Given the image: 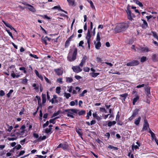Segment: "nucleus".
I'll list each match as a JSON object with an SVG mask.
<instances>
[{"instance_id":"nucleus-1","label":"nucleus","mask_w":158,"mask_h":158,"mask_svg":"<svg viewBox=\"0 0 158 158\" xmlns=\"http://www.w3.org/2000/svg\"><path fill=\"white\" fill-rule=\"evenodd\" d=\"M128 27V25L127 23H120L116 26L115 30L117 32H120L125 31Z\"/></svg>"},{"instance_id":"nucleus-2","label":"nucleus","mask_w":158,"mask_h":158,"mask_svg":"<svg viewBox=\"0 0 158 158\" xmlns=\"http://www.w3.org/2000/svg\"><path fill=\"white\" fill-rule=\"evenodd\" d=\"M77 49L75 48L73 53L69 52L68 54L67 59L70 62H72L75 60L76 58V56L77 54Z\"/></svg>"},{"instance_id":"nucleus-3","label":"nucleus","mask_w":158,"mask_h":158,"mask_svg":"<svg viewBox=\"0 0 158 158\" xmlns=\"http://www.w3.org/2000/svg\"><path fill=\"white\" fill-rule=\"evenodd\" d=\"M78 110L75 109H69L65 110L64 112L66 113L68 116L72 118H74V117L73 114V113L76 114L77 113Z\"/></svg>"},{"instance_id":"nucleus-4","label":"nucleus","mask_w":158,"mask_h":158,"mask_svg":"<svg viewBox=\"0 0 158 158\" xmlns=\"http://www.w3.org/2000/svg\"><path fill=\"white\" fill-rule=\"evenodd\" d=\"M139 64V62L137 60H133L127 64V66H134L138 65Z\"/></svg>"},{"instance_id":"nucleus-5","label":"nucleus","mask_w":158,"mask_h":158,"mask_svg":"<svg viewBox=\"0 0 158 158\" xmlns=\"http://www.w3.org/2000/svg\"><path fill=\"white\" fill-rule=\"evenodd\" d=\"M72 69L74 72L77 73L80 72L82 71V69L79 66H73Z\"/></svg>"},{"instance_id":"nucleus-6","label":"nucleus","mask_w":158,"mask_h":158,"mask_svg":"<svg viewBox=\"0 0 158 158\" xmlns=\"http://www.w3.org/2000/svg\"><path fill=\"white\" fill-rule=\"evenodd\" d=\"M54 71L56 75L58 76L62 75L63 73V70L60 68L54 69Z\"/></svg>"},{"instance_id":"nucleus-7","label":"nucleus","mask_w":158,"mask_h":158,"mask_svg":"<svg viewBox=\"0 0 158 158\" xmlns=\"http://www.w3.org/2000/svg\"><path fill=\"white\" fill-rule=\"evenodd\" d=\"M149 128V124L146 119L144 120V124L142 129V131H144V130H146L148 128Z\"/></svg>"},{"instance_id":"nucleus-8","label":"nucleus","mask_w":158,"mask_h":158,"mask_svg":"<svg viewBox=\"0 0 158 158\" xmlns=\"http://www.w3.org/2000/svg\"><path fill=\"white\" fill-rule=\"evenodd\" d=\"M62 148L63 149L65 150L68 148V146L66 144L60 143L57 147L56 148Z\"/></svg>"},{"instance_id":"nucleus-9","label":"nucleus","mask_w":158,"mask_h":158,"mask_svg":"<svg viewBox=\"0 0 158 158\" xmlns=\"http://www.w3.org/2000/svg\"><path fill=\"white\" fill-rule=\"evenodd\" d=\"M139 52H145L149 51L148 48L147 47L145 48H141L140 49H139Z\"/></svg>"},{"instance_id":"nucleus-10","label":"nucleus","mask_w":158,"mask_h":158,"mask_svg":"<svg viewBox=\"0 0 158 158\" xmlns=\"http://www.w3.org/2000/svg\"><path fill=\"white\" fill-rule=\"evenodd\" d=\"M136 144L137 145H133L132 146V148L133 150L135 149L136 150V149H139V147L140 146V144L138 142H136Z\"/></svg>"},{"instance_id":"nucleus-11","label":"nucleus","mask_w":158,"mask_h":158,"mask_svg":"<svg viewBox=\"0 0 158 158\" xmlns=\"http://www.w3.org/2000/svg\"><path fill=\"white\" fill-rule=\"evenodd\" d=\"M91 38L90 33L89 30H88L87 35L86 37V39L87 40V41H90Z\"/></svg>"},{"instance_id":"nucleus-12","label":"nucleus","mask_w":158,"mask_h":158,"mask_svg":"<svg viewBox=\"0 0 158 158\" xmlns=\"http://www.w3.org/2000/svg\"><path fill=\"white\" fill-rule=\"evenodd\" d=\"M127 14L128 18V19L130 20H132V18L131 11L129 10H127Z\"/></svg>"},{"instance_id":"nucleus-13","label":"nucleus","mask_w":158,"mask_h":158,"mask_svg":"<svg viewBox=\"0 0 158 158\" xmlns=\"http://www.w3.org/2000/svg\"><path fill=\"white\" fill-rule=\"evenodd\" d=\"M76 130L79 136H80L81 138H82V133L81 131V129L78 128H76Z\"/></svg>"},{"instance_id":"nucleus-14","label":"nucleus","mask_w":158,"mask_h":158,"mask_svg":"<svg viewBox=\"0 0 158 158\" xmlns=\"http://www.w3.org/2000/svg\"><path fill=\"white\" fill-rule=\"evenodd\" d=\"M98 42L96 43V42L94 43V44H95V48L97 49H99L100 47H101V44L100 41H98Z\"/></svg>"},{"instance_id":"nucleus-15","label":"nucleus","mask_w":158,"mask_h":158,"mask_svg":"<svg viewBox=\"0 0 158 158\" xmlns=\"http://www.w3.org/2000/svg\"><path fill=\"white\" fill-rule=\"evenodd\" d=\"M141 119V117L140 116L138 118L136 119L135 120V121L134 122V123H135V124L136 125H138Z\"/></svg>"},{"instance_id":"nucleus-16","label":"nucleus","mask_w":158,"mask_h":158,"mask_svg":"<svg viewBox=\"0 0 158 158\" xmlns=\"http://www.w3.org/2000/svg\"><path fill=\"white\" fill-rule=\"evenodd\" d=\"M28 7L27 8L29 9V10L31 11L34 12L35 11V8L29 4V5H28Z\"/></svg>"},{"instance_id":"nucleus-17","label":"nucleus","mask_w":158,"mask_h":158,"mask_svg":"<svg viewBox=\"0 0 158 158\" xmlns=\"http://www.w3.org/2000/svg\"><path fill=\"white\" fill-rule=\"evenodd\" d=\"M53 9H58L59 10H60V11H62L64 12L65 13L67 14V12L64 11L59 6H54L53 8Z\"/></svg>"},{"instance_id":"nucleus-18","label":"nucleus","mask_w":158,"mask_h":158,"mask_svg":"<svg viewBox=\"0 0 158 158\" xmlns=\"http://www.w3.org/2000/svg\"><path fill=\"white\" fill-rule=\"evenodd\" d=\"M143 22V23L142 25V27L143 28H145L148 26V23L144 19H142Z\"/></svg>"},{"instance_id":"nucleus-19","label":"nucleus","mask_w":158,"mask_h":158,"mask_svg":"<svg viewBox=\"0 0 158 158\" xmlns=\"http://www.w3.org/2000/svg\"><path fill=\"white\" fill-rule=\"evenodd\" d=\"M139 112V110L138 109H135L133 111V113L132 114L133 117L135 118L136 117L137 115L138 114Z\"/></svg>"},{"instance_id":"nucleus-20","label":"nucleus","mask_w":158,"mask_h":158,"mask_svg":"<svg viewBox=\"0 0 158 158\" xmlns=\"http://www.w3.org/2000/svg\"><path fill=\"white\" fill-rule=\"evenodd\" d=\"M35 72L36 75L39 77V78L41 80H43V77L41 75L39 74V72L37 70H35Z\"/></svg>"},{"instance_id":"nucleus-21","label":"nucleus","mask_w":158,"mask_h":158,"mask_svg":"<svg viewBox=\"0 0 158 158\" xmlns=\"http://www.w3.org/2000/svg\"><path fill=\"white\" fill-rule=\"evenodd\" d=\"M150 88L148 87H147L145 88V91L146 92V94L148 95L150 94Z\"/></svg>"},{"instance_id":"nucleus-22","label":"nucleus","mask_w":158,"mask_h":158,"mask_svg":"<svg viewBox=\"0 0 158 158\" xmlns=\"http://www.w3.org/2000/svg\"><path fill=\"white\" fill-rule=\"evenodd\" d=\"M25 132V131L23 130L19 131L18 132H16V135L17 136L23 135Z\"/></svg>"},{"instance_id":"nucleus-23","label":"nucleus","mask_w":158,"mask_h":158,"mask_svg":"<svg viewBox=\"0 0 158 158\" xmlns=\"http://www.w3.org/2000/svg\"><path fill=\"white\" fill-rule=\"evenodd\" d=\"M42 103L43 104L45 103L46 101V95L45 94H42Z\"/></svg>"},{"instance_id":"nucleus-24","label":"nucleus","mask_w":158,"mask_h":158,"mask_svg":"<svg viewBox=\"0 0 158 158\" xmlns=\"http://www.w3.org/2000/svg\"><path fill=\"white\" fill-rule=\"evenodd\" d=\"M66 82L67 83H71L73 81V79L72 78L70 77H66Z\"/></svg>"},{"instance_id":"nucleus-25","label":"nucleus","mask_w":158,"mask_h":158,"mask_svg":"<svg viewBox=\"0 0 158 158\" xmlns=\"http://www.w3.org/2000/svg\"><path fill=\"white\" fill-rule=\"evenodd\" d=\"M77 113L79 115H81L85 114V111L84 110H81V111H79L78 110Z\"/></svg>"},{"instance_id":"nucleus-26","label":"nucleus","mask_w":158,"mask_h":158,"mask_svg":"<svg viewBox=\"0 0 158 158\" xmlns=\"http://www.w3.org/2000/svg\"><path fill=\"white\" fill-rule=\"evenodd\" d=\"M50 39L47 36H45L43 39H42V42H44L46 44H47V40H49Z\"/></svg>"},{"instance_id":"nucleus-27","label":"nucleus","mask_w":158,"mask_h":158,"mask_svg":"<svg viewBox=\"0 0 158 158\" xmlns=\"http://www.w3.org/2000/svg\"><path fill=\"white\" fill-rule=\"evenodd\" d=\"M152 33L153 37L158 41V35L156 33L155 31H152Z\"/></svg>"},{"instance_id":"nucleus-28","label":"nucleus","mask_w":158,"mask_h":158,"mask_svg":"<svg viewBox=\"0 0 158 158\" xmlns=\"http://www.w3.org/2000/svg\"><path fill=\"white\" fill-rule=\"evenodd\" d=\"M127 94L125 93L122 94H120V96L123 97V100L125 101V99L126 98H127Z\"/></svg>"},{"instance_id":"nucleus-29","label":"nucleus","mask_w":158,"mask_h":158,"mask_svg":"<svg viewBox=\"0 0 158 158\" xmlns=\"http://www.w3.org/2000/svg\"><path fill=\"white\" fill-rule=\"evenodd\" d=\"M139 98V96H137L136 98H134L133 101V105H135V103L138 100Z\"/></svg>"},{"instance_id":"nucleus-30","label":"nucleus","mask_w":158,"mask_h":158,"mask_svg":"<svg viewBox=\"0 0 158 158\" xmlns=\"http://www.w3.org/2000/svg\"><path fill=\"white\" fill-rule=\"evenodd\" d=\"M64 96L65 97L66 99H68L69 98V97H71V94L69 93H64Z\"/></svg>"},{"instance_id":"nucleus-31","label":"nucleus","mask_w":158,"mask_h":158,"mask_svg":"<svg viewBox=\"0 0 158 158\" xmlns=\"http://www.w3.org/2000/svg\"><path fill=\"white\" fill-rule=\"evenodd\" d=\"M90 74L93 77H95L98 75L99 74V73H91Z\"/></svg>"},{"instance_id":"nucleus-32","label":"nucleus","mask_w":158,"mask_h":158,"mask_svg":"<svg viewBox=\"0 0 158 158\" xmlns=\"http://www.w3.org/2000/svg\"><path fill=\"white\" fill-rule=\"evenodd\" d=\"M52 128H47L45 129V132L47 134H48L50 132L52 133Z\"/></svg>"},{"instance_id":"nucleus-33","label":"nucleus","mask_w":158,"mask_h":158,"mask_svg":"<svg viewBox=\"0 0 158 158\" xmlns=\"http://www.w3.org/2000/svg\"><path fill=\"white\" fill-rule=\"evenodd\" d=\"M22 83L25 85H26L27 82L28 80L26 78H23L22 79Z\"/></svg>"},{"instance_id":"nucleus-34","label":"nucleus","mask_w":158,"mask_h":158,"mask_svg":"<svg viewBox=\"0 0 158 158\" xmlns=\"http://www.w3.org/2000/svg\"><path fill=\"white\" fill-rule=\"evenodd\" d=\"M61 88L60 87H57L56 88V93L58 94H59L60 92Z\"/></svg>"},{"instance_id":"nucleus-35","label":"nucleus","mask_w":158,"mask_h":158,"mask_svg":"<svg viewBox=\"0 0 158 158\" xmlns=\"http://www.w3.org/2000/svg\"><path fill=\"white\" fill-rule=\"evenodd\" d=\"M70 41L68 39L66 41L65 44V47H67L69 45Z\"/></svg>"},{"instance_id":"nucleus-36","label":"nucleus","mask_w":158,"mask_h":158,"mask_svg":"<svg viewBox=\"0 0 158 158\" xmlns=\"http://www.w3.org/2000/svg\"><path fill=\"white\" fill-rule=\"evenodd\" d=\"M86 0L88 1V2H89L90 3V6L91 8H95L94 6L93 5V2L91 1H90L89 0Z\"/></svg>"},{"instance_id":"nucleus-37","label":"nucleus","mask_w":158,"mask_h":158,"mask_svg":"<svg viewBox=\"0 0 158 158\" xmlns=\"http://www.w3.org/2000/svg\"><path fill=\"white\" fill-rule=\"evenodd\" d=\"M135 2L136 4L139 5L140 7H142L143 6L142 3L138 0H136Z\"/></svg>"},{"instance_id":"nucleus-38","label":"nucleus","mask_w":158,"mask_h":158,"mask_svg":"<svg viewBox=\"0 0 158 158\" xmlns=\"http://www.w3.org/2000/svg\"><path fill=\"white\" fill-rule=\"evenodd\" d=\"M46 138V136H43L41 138V137H40V138H38V140L39 141H40L42 140H43L44 139H45Z\"/></svg>"},{"instance_id":"nucleus-39","label":"nucleus","mask_w":158,"mask_h":158,"mask_svg":"<svg viewBox=\"0 0 158 158\" xmlns=\"http://www.w3.org/2000/svg\"><path fill=\"white\" fill-rule=\"evenodd\" d=\"M92 115L91 110H90L89 112L87 113V115L86 116L87 119H89V116H91Z\"/></svg>"},{"instance_id":"nucleus-40","label":"nucleus","mask_w":158,"mask_h":158,"mask_svg":"<svg viewBox=\"0 0 158 158\" xmlns=\"http://www.w3.org/2000/svg\"><path fill=\"white\" fill-rule=\"evenodd\" d=\"M146 57L145 56H142L140 59V61L142 62L145 61L146 60Z\"/></svg>"},{"instance_id":"nucleus-41","label":"nucleus","mask_w":158,"mask_h":158,"mask_svg":"<svg viewBox=\"0 0 158 158\" xmlns=\"http://www.w3.org/2000/svg\"><path fill=\"white\" fill-rule=\"evenodd\" d=\"M13 92V90L12 89H11L10 90L9 92L6 94L7 96L9 98L10 97V96L11 94V93Z\"/></svg>"},{"instance_id":"nucleus-42","label":"nucleus","mask_w":158,"mask_h":158,"mask_svg":"<svg viewBox=\"0 0 158 158\" xmlns=\"http://www.w3.org/2000/svg\"><path fill=\"white\" fill-rule=\"evenodd\" d=\"M8 126V129L7 130V131L9 132H10L13 129V127L12 126H9V125H7Z\"/></svg>"},{"instance_id":"nucleus-43","label":"nucleus","mask_w":158,"mask_h":158,"mask_svg":"<svg viewBox=\"0 0 158 158\" xmlns=\"http://www.w3.org/2000/svg\"><path fill=\"white\" fill-rule=\"evenodd\" d=\"M69 89L67 90V91L69 93L72 92L73 90V87L72 86H68V87Z\"/></svg>"},{"instance_id":"nucleus-44","label":"nucleus","mask_w":158,"mask_h":158,"mask_svg":"<svg viewBox=\"0 0 158 158\" xmlns=\"http://www.w3.org/2000/svg\"><path fill=\"white\" fill-rule=\"evenodd\" d=\"M108 148H110L111 149H113L114 150H116L117 149V148L115 147H113V146H112L111 145H109L108 147Z\"/></svg>"},{"instance_id":"nucleus-45","label":"nucleus","mask_w":158,"mask_h":158,"mask_svg":"<svg viewBox=\"0 0 158 158\" xmlns=\"http://www.w3.org/2000/svg\"><path fill=\"white\" fill-rule=\"evenodd\" d=\"M96 40L97 41H100V38L99 32H98L97 35Z\"/></svg>"},{"instance_id":"nucleus-46","label":"nucleus","mask_w":158,"mask_h":158,"mask_svg":"<svg viewBox=\"0 0 158 158\" xmlns=\"http://www.w3.org/2000/svg\"><path fill=\"white\" fill-rule=\"evenodd\" d=\"M87 92V91L86 90H84L83 92L81 94H80L79 95V96H83L84 95V94L85 93H86Z\"/></svg>"},{"instance_id":"nucleus-47","label":"nucleus","mask_w":158,"mask_h":158,"mask_svg":"<svg viewBox=\"0 0 158 158\" xmlns=\"http://www.w3.org/2000/svg\"><path fill=\"white\" fill-rule=\"evenodd\" d=\"M87 59V57L85 56H84L81 60V61L85 63V62L86 60Z\"/></svg>"},{"instance_id":"nucleus-48","label":"nucleus","mask_w":158,"mask_h":158,"mask_svg":"<svg viewBox=\"0 0 158 158\" xmlns=\"http://www.w3.org/2000/svg\"><path fill=\"white\" fill-rule=\"evenodd\" d=\"M7 32L9 34V35L13 39V37L12 35V33L10 32V31L8 30H6Z\"/></svg>"},{"instance_id":"nucleus-49","label":"nucleus","mask_w":158,"mask_h":158,"mask_svg":"<svg viewBox=\"0 0 158 158\" xmlns=\"http://www.w3.org/2000/svg\"><path fill=\"white\" fill-rule=\"evenodd\" d=\"M21 148V145L20 144H19L17 145L16 146H15V147L14 148V149L16 148L17 150H19Z\"/></svg>"},{"instance_id":"nucleus-50","label":"nucleus","mask_w":158,"mask_h":158,"mask_svg":"<svg viewBox=\"0 0 158 158\" xmlns=\"http://www.w3.org/2000/svg\"><path fill=\"white\" fill-rule=\"evenodd\" d=\"M49 124V122L48 121H46V123H44L43 125V128H45V127H47V126H48Z\"/></svg>"},{"instance_id":"nucleus-51","label":"nucleus","mask_w":158,"mask_h":158,"mask_svg":"<svg viewBox=\"0 0 158 158\" xmlns=\"http://www.w3.org/2000/svg\"><path fill=\"white\" fill-rule=\"evenodd\" d=\"M100 111L102 112H105V113H106V111L105 109L103 107H100Z\"/></svg>"},{"instance_id":"nucleus-52","label":"nucleus","mask_w":158,"mask_h":158,"mask_svg":"<svg viewBox=\"0 0 158 158\" xmlns=\"http://www.w3.org/2000/svg\"><path fill=\"white\" fill-rule=\"evenodd\" d=\"M97 61L98 62L101 63L102 62V60L101 58L99 57H97Z\"/></svg>"},{"instance_id":"nucleus-53","label":"nucleus","mask_w":158,"mask_h":158,"mask_svg":"<svg viewBox=\"0 0 158 158\" xmlns=\"http://www.w3.org/2000/svg\"><path fill=\"white\" fill-rule=\"evenodd\" d=\"M2 22L4 23V24L5 25V26L7 27H10L11 26L9 23H6L4 21H3Z\"/></svg>"},{"instance_id":"nucleus-54","label":"nucleus","mask_w":158,"mask_h":158,"mask_svg":"<svg viewBox=\"0 0 158 158\" xmlns=\"http://www.w3.org/2000/svg\"><path fill=\"white\" fill-rule=\"evenodd\" d=\"M30 56L32 57H33L35 59H38V57H37V56L36 55H35V54H32L31 53H30Z\"/></svg>"},{"instance_id":"nucleus-55","label":"nucleus","mask_w":158,"mask_h":158,"mask_svg":"<svg viewBox=\"0 0 158 158\" xmlns=\"http://www.w3.org/2000/svg\"><path fill=\"white\" fill-rule=\"evenodd\" d=\"M11 75L13 78H15V77L16 76V74H15L14 72L13 71H12Z\"/></svg>"},{"instance_id":"nucleus-56","label":"nucleus","mask_w":158,"mask_h":158,"mask_svg":"<svg viewBox=\"0 0 158 158\" xmlns=\"http://www.w3.org/2000/svg\"><path fill=\"white\" fill-rule=\"evenodd\" d=\"M25 152L24 151H21L19 154V156H20L23 155L25 153Z\"/></svg>"},{"instance_id":"nucleus-57","label":"nucleus","mask_w":158,"mask_h":158,"mask_svg":"<svg viewBox=\"0 0 158 158\" xmlns=\"http://www.w3.org/2000/svg\"><path fill=\"white\" fill-rule=\"evenodd\" d=\"M55 120L54 119H51L50 120H49V122L50 123H52L53 124H54L55 123Z\"/></svg>"},{"instance_id":"nucleus-58","label":"nucleus","mask_w":158,"mask_h":158,"mask_svg":"<svg viewBox=\"0 0 158 158\" xmlns=\"http://www.w3.org/2000/svg\"><path fill=\"white\" fill-rule=\"evenodd\" d=\"M57 82H59L60 84H62L63 83L62 79L61 78H59L57 79Z\"/></svg>"},{"instance_id":"nucleus-59","label":"nucleus","mask_w":158,"mask_h":158,"mask_svg":"<svg viewBox=\"0 0 158 158\" xmlns=\"http://www.w3.org/2000/svg\"><path fill=\"white\" fill-rule=\"evenodd\" d=\"M120 115L119 114V112H118L116 117V120L117 121H119Z\"/></svg>"},{"instance_id":"nucleus-60","label":"nucleus","mask_w":158,"mask_h":158,"mask_svg":"<svg viewBox=\"0 0 158 158\" xmlns=\"http://www.w3.org/2000/svg\"><path fill=\"white\" fill-rule=\"evenodd\" d=\"M156 54H153L152 56V60H156Z\"/></svg>"},{"instance_id":"nucleus-61","label":"nucleus","mask_w":158,"mask_h":158,"mask_svg":"<svg viewBox=\"0 0 158 158\" xmlns=\"http://www.w3.org/2000/svg\"><path fill=\"white\" fill-rule=\"evenodd\" d=\"M25 126L24 125H22L20 129L21 130L24 131H25Z\"/></svg>"},{"instance_id":"nucleus-62","label":"nucleus","mask_w":158,"mask_h":158,"mask_svg":"<svg viewBox=\"0 0 158 158\" xmlns=\"http://www.w3.org/2000/svg\"><path fill=\"white\" fill-rule=\"evenodd\" d=\"M5 94V93L4 91L2 90H1L0 91V96H2Z\"/></svg>"},{"instance_id":"nucleus-63","label":"nucleus","mask_w":158,"mask_h":158,"mask_svg":"<svg viewBox=\"0 0 158 158\" xmlns=\"http://www.w3.org/2000/svg\"><path fill=\"white\" fill-rule=\"evenodd\" d=\"M8 139L9 141L14 140L16 139V138L13 137V138H8Z\"/></svg>"},{"instance_id":"nucleus-64","label":"nucleus","mask_w":158,"mask_h":158,"mask_svg":"<svg viewBox=\"0 0 158 158\" xmlns=\"http://www.w3.org/2000/svg\"><path fill=\"white\" fill-rule=\"evenodd\" d=\"M75 103L74 101H72L70 102V105L71 106H74L75 105Z\"/></svg>"}]
</instances>
